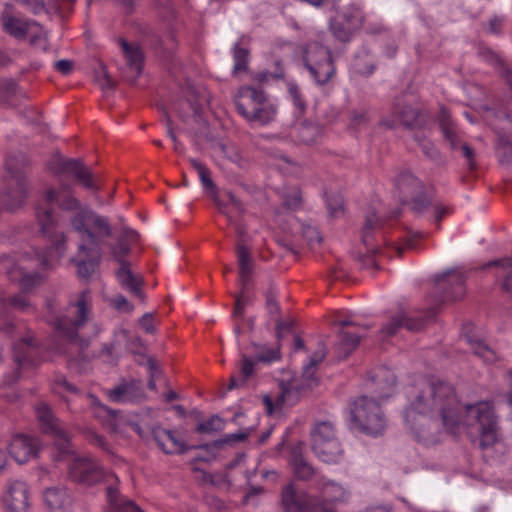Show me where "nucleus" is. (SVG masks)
<instances>
[{
    "instance_id": "1",
    "label": "nucleus",
    "mask_w": 512,
    "mask_h": 512,
    "mask_svg": "<svg viewBox=\"0 0 512 512\" xmlns=\"http://www.w3.org/2000/svg\"><path fill=\"white\" fill-rule=\"evenodd\" d=\"M404 419L415 438L426 446L437 444L444 432L455 433L460 425L476 428L480 446L497 441V417L487 401L461 406L454 386L442 379L418 380L408 389Z\"/></svg>"
},
{
    "instance_id": "2",
    "label": "nucleus",
    "mask_w": 512,
    "mask_h": 512,
    "mask_svg": "<svg viewBox=\"0 0 512 512\" xmlns=\"http://www.w3.org/2000/svg\"><path fill=\"white\" fill-rule=\"evenodd\" d=\"M73 229L80 238L77 274L82 279H88L95 273L102 258L101 238L111 237L112 228L106 217L85 210L73 219Z\"/></svg>"
},
{
    "instance_id": "3",
    "label": "nucleus",
    "mask_w": 512,
    "mask_h": 512,
    "mask_svg": "<svg viewBox=\"0 0 512 512\" xmlns=\"http://www.w3.org/2000/svg\"><path fill=\"white\" fill-rule=\"evenodd\" d=\"M47 309L50 315L47 316V321L53 325L57 336L67 343L69 346L66 348H59V351L64 354H72V349H75L83 360L86 359L82 355L84 350L88 348L90 341L86 337L79 335L82 329L89 321L92 309V298L88 290L79 293L75 300H70L66 313L62 316L54 315V303L47 302Z\"/></svg>"
},
{
    "instance_id": "4",
    "label": "nucleus",
    "mask_w": 512,
    "mask_h": 512,
    "mask_svg": "<svg viewBox=\"0 0 512 512\" xmlns=\"http://www.w3.org/2000/svg\"><path fill=\"white\" fill-rule=\"evenodd\" d=\"M350 420L353 428L369 435H381L386 428L385 415L377 401L366 395L358 397L352 403Z\"/></svg>"
},
{
    "instance_id": "5",
    "label": "nucleus",
    "mask_w": 512,
    "mask_h": 512,
    "mask_svg": "<svg viewBox=\"0 0 512 512\" xmlns=\"http://www.w3.org/2000/svg\"><path fill=\"white\" fill-rule=\"evenodd\" d=\"M305 67L317 85L327 84L336 72L331 50L317 41L303 48Z\"/></svg>"
},
{
    "instance_id": "6",
    "label": "nucleus",
    "mask_w": 512,
    "mask_h": 512,
    "mask_svg": "<svg viewBox=\"0 0 512 512\" xmlns=\"http://www.w3.org/2000/svg\"><path fill=\"white\" fill-rule=\"evenodd\" d=\"M27 259V255L21 257H17L16 254L0 256V272H5L11 281L18 282L21 290L25 293L41 286L46 279L43 273L26 272L30 268L24 265Z\"/></svg>"
},
{
    "instance_id": "7",
    "label": "nucleus",
    "mask_w": 512,
    "mask_h": 512,
    "mask_svg": "<svg viewBox=\"0 0 512 512\" xmlns=\"http://www.w3.org/2000/svg\"><path fill=\"white\" fill-rule=\"evenodd\" d=\"M396 193L402 204H409L416 214H422L430 204L422 182L408 171L399 174L395 182Z\"/></svg>"
},
{
    "instance_id": "8",
    "label": "nucleus",
    "mask_w": 512,
    "mask_h": 512,
    "mask_svg": "<svg viewBox=\"0 0 512 512\" xmlns=\"http://www.w3.org/2000/svg\"><path fill=\"white\" fill-rule=\"evenodd\" d=\"M35 414L40 423L42 431L55 439V446L58 450V459L62 460L73 453L70 439L64 430L62 423L54 415L50 406L45 402H39L35 406Z\"/></svg>"
},
{
    "instance_id": "9",
    "label": "nucleus",
    "mask_w": 512,
    "mask_h": 512,
    "mask_svg": "<svg viewBox=\"0 0 512 512\" xmlns=\"http://www.w3.org/2000/svg\"><path fill=\"white\" fill-rule=\"evenodd\" d=\"M16 162L15 158H8L5 162L7 188L2 195V202L10 211L20 208L27 196L26 179Z\"/></svg>"
},
{
    "instance_id": "10",
    "label": "nucleus",
    "mask_w": 512,
    "mask_h": 512,
    "mask_svg": "<svg viewBox=\"0 0 512 512\" xmlns=\"http://www.w3.org/2000/svg\"><path fill=\"white\" fill-rule=\"evenodd\" d=\"M335 324L340 326L335 350L338 358L345 359L357 348L360 339L366 335L368 326L351 319L339 320Z\"/></svg>"
},
{
    "instance_id": "11",
    "label": "nucleus",
    "mask_w": 512,
    "mask_h": 512,
    "mask_svg": "<svg viewBox=\"0 0 512 512\" xmlns=\"http://www.w3.org/2000/svg\"><path fill=\"white\" fill-rule=\"evenodd\" d=\"M68 475L73 482L86 487L98 484L104 477L100 465L87 457L74 458L68 465Z\"/></svg>"
},
{
    "instance_id": "12",
    "label": "nucleus",
    "mask_w": 512,
    "mask_h": 512,
    "mask_svg": "<svg viewBox=\"0 0 512 512\" xmlns=\"http://www.w3.org/2000/svg\"><path fill=\"white\" fill-rule=\"evenodd\" d=\"M5 512H30L31 493L26 482L9 480L2 496Z\"/></svg>"
},
{
    "instance_id": "13",
    "label": "nucleus",
    "mask_w": 512,
    "mask_h": 512,
    "mask_svg": "<svg viewBox=\"0 0 512 512\" xmlns=\"http://www.w3.org/2000/svg\"><path fill=\"white\" fill-rule=\"evenodd\" d=\"M439 126L445 140L449 143L452 150H460L462 156L466 159L467 166L470 170L476 168L475 152L467 144L462 142L456 125L450 119L449 112L442 108L439 115Z\"/></svg>"
},
{
    "instance_id": "14",
    "label": "nucleus",
    "mask_w": 512,
    "mask_h": 512,
    "mask_svg": "<svg viewBox=\"0 0 512 512\" xmlns=\"http://www.w3.org/2000/svg\"><path fill=\"white\" fill-rule=\"evenodd\" d=\"M362 24V15L354 7H347L330 22V30L339 41L347 42Z\"/></svg>"
},
{
    "instance_id": "15",
    "label": "nucleus",
    "mask_w": 512,
    "mask_h": 512,
    "mask_svg": "<svg viewBox=\"0 0 512 512\" xmlns=\"http://www.w3.org/2000/svg\"><path fill=\"white\" fill-rule=\"evenodd\" d=\"M435 315V308H429L427 311L422 312L417 316H411L405 312H400L393 316L390 322L381 329V333L384 336H392L402 326L409 331H419L424 327L425 322L433 319Z\"/></svg>"
},
{
    "instance_id": "16",
    "label": "nucleus",
    "mask_w": 512,
    "mask_h": 512,
    "mask_svg": "<svg viewBox=\"0 0 512 512\" xmlns=\"http://www.w3.org/2000/svg\"><path fill=\"white\" fill-rule=\"evenodd\" d=\"M437 290L445 300H459L465 295V275L459 269H451L435 277Z\"/></svg>"
},
{
    "instance_id": "17",
    "label": "nucleus",
    "mask_w": 512,
    "mask_h": 512,
    "mask_svg": "<svg viewBox=\"0 0 512 512\" xmlns=\"http://www.w3.org/2000/svg\"><path fill=\"white\" fill-rule=\"evenodd\" d=\"M42 497L49 512H72L74 509L73 493L65 485L47 487L43 490Z\"/></svg>"
},
{
    "instance_id": "18",
    "label": "nucleus",
    "mask_w": 512,
    "mask_h": 512,
    "mask_svg": "<svg viewBox=\"0 0 512 512\" xmlns=\"http://www.w3.org/2000/svg\"><path fill=\"white\" fill-rule=\"evenodd\" d=\"M45 198L48 203L57 202L62 210L75 212L70 218L72 227L73 219L83 211L88 210L94 212L90 208L82 206L81 202L72 194V188L68 184H61L58 190H47Z\"/></svg>"
},
{
    "instance_id": "19",
    "label": "nucleus",
    "mask_w": 512,
    "mask_h": 512,
    "mask_svg": "<svg viewBox=\"0 0 512 512\" xmlns=\"http://www.w3.org/2000/svg\"><path fill=\"white\" fill-rule=\"evenodd\" d=\"M38 441L24 434L13 436L8 451L11 457L19 464H24L35 458L38 453Z\"/></svg>"
},
{
    "instance_id": "20",
    "label": "nucleus",
    "mask_w": 512,
    "mask_h": 512,
    "mask_svg": "<svg viewBox=\"0 0 512 512\" xmlns=\"http://www.w3.org/2000/svg\"><path fill=\"white\" fill-rule=\"evenodd\" d=\"M266 93L262 89L253 86H242L234 99L237 112L245 119L253 113L263 100Z\"/></svg>"
},
{
    "instance_id": "21",
    "label": "nucleus",
    "mask_w": 512,
    "mask_h": 512,
    "mask_svg": "<svg viewBox=\"0 0 512 512\" xmlns=\"http://www.w3.org/2000/svg\"><path fill=\"white\" fill-rule=\"evenodd\" d=\"M36 217L43 234L53 238V244L58 256L61 257L66 249V237L63 233H54L55 217L50 208L38 206Z\"/></svg>"
},
{
    "instance_id": "22",
    "label": "nucleus",
    "mask_w": 512,
    "mask_h": 512,
    "mask_svg": "<svg viewBox=\"0 0 512 512\" xmlns=\"http://www.w3.org/2000/svg\"><path fill=\"white\" fill-rule=\"evenodd\" d=\"M108 396L111 401L116 403H134L145 399V391L141 381L130 380L109 390Z\"/></svg>"
},
{
    "instance_id": "23",
    "label": "nucleus",
    "mask_w": 512,
    "mask_h": 512,
    "mask_svg": "<svg viewBox=\"0 0 512 512\" xmlns=\"http://www.w3.org/2000/svg\"><path fill=\"white\" fill-rule=\"evenodd\" d=\"M379 225V219L376 213L372 211L366 215L365 223L362 229L363 243L367 247L368 251L372 253V255L363 256L361 258V264L363 268L372 269L375 271L379 269V265L374 256L378 253L379 249L371 244L370 234L375 228L379 227Z\"/></svg>"
},
{
    "instance_id": "24",
    "label": "nucleus",
    "mask_w": 512,
    "mask_h": 512,
    "mask_svg": "<svg viewBox=\"0 0 512 512\" xmlns=\"http://www.w3.org/2000/svg\"><path fill=\"white\" fill-rule=\"evenodd\" d=\"M282 505L285 512H308L313 509L309 496L304 491L297 490L292 483L283 488Z\"/></svg>"
},
{
    "instance_id": "25",
    "label": "nucleus",
    "mask_w": 512,
    "mask_h": 512,
    "mask_svg": "<svg viewBox=\"0 0 512 512\" xmlns=\"http://www.w3.org/2000/svg\"><path fill=\"white\" fill-rule=\"evenodd\" d=\"M151 434L158 447L166 454H182L187 450L184 442L171 430L155 426L151 429Z\"/></svg>"
},
{
    "instance_id": "26",
    "label": "nucleus",
    "mask_w": 512,
    "mask_h": 512,
    "mask_svg": "<svg viewBox=\"0 0 512 512\" xmlns=\"http://www.w3.org/2000/svg\"><path fill=\"white\" fill-rule=\"evenodd\" d=\"M305 444L298 442L290 448L289 463L292 466L295 476L300 480H308L314 474L315 470L304 457Z\"/></svg>"
},
{
    "instance_id": "27",
    "label": "nucleus",
    "mask_w": 512,
    "mask_h": 512,
    "mask_svg": "<svg viewBox=\"0 0 512 512\" xmlns=\"http://www.w3.org/2000/svg\"><path fill=\"white\" fill-rule=\"evenodd\" d=\"M130 265L122 264L115 275L120 286L131 293L133 296L140 299L144 298L142 292V278L138 274H134L130 268Z\"/></svg>"
},
{
    "instance_id": "28",
    "label": "nucleus",
    "mask_w": 512,
    "mask_h": 512,
    "mask_svg": "<svg viewBox=\"0 0 512 512\" xmlns=\"http://www.w3.org/2000/svg\"><path fill=\"white\" fill-rule=\"evenodd\" d=\"M312 451L320 461L326 464H339L344 460V449L339 440L325 444L318 441Z\"/></svg>"
},
{
    "instance_id": "29",
    "label": "nucleus",
    "mask_w": 512,
    "mask_h": 512,
    "mask_svg": "<svg viewBox=\"0 0 512 512\" xmlns=\"http://www.w3.org/2000/svg\"><path fill=\"white\" fill-rule=\"evenodd\" d=\"M246 121L252 125L266 126L276 119L278 107L267 94Z\"/></svg>"
},
{
    "instance_id": "30",
    "label": "nucleus",
    "mask_w": 512,
    "mask_h": 512,
    "mask_svg": "<svg viewBox=\"0 0 512 512\" xmlns=\"http://www.w3.org/2000/svg\"><path fill=\"white\" fill-rule=\"evenodd\" d=\"M119 44L126 58L128 68L134 73L133 78L136 79L142 72L143 52L138 44H130L121 38Z\"/></svg>"
},
{
    "instance_id": "31",
    "label": "nucleus",
    "mask_w": 512,
    "mask_h": 512,
    "mask_svg": "<svg viewBox=\"0 0 512 512\" xmlns=\"http://www.w3.org/2000/svg\"><path fill=\"white\" fill-rule=\"evenodd\" d=\"M106 498L116 512H143L132 500L121 495L118 488L113 485L107 487Z\"/></svg>"
},
{
    "instance_id": "32",
    "label": "nucleus",
    "mask_w": 512,
    "mask_h": 512,
    "mask_svg": "<svg viewBox=\"0 0 512 512\" xmlns=\"http://www.w3.org/2000/svg\"><path fill=\"white\" fill-rule=\"evenodd\" d=\"M471 328V324L464 327L461 334L462 338L471 346V349L476 356L481 358L484 362H494L496 359L495 352L485 343H483L480 339L476 338L475 336H472L468 331Z\"/></svg>"
},
{
    "instance_id": "33",
    "label": "nucleus",
    "mask_w": 512,
    "mask_h": 512,
    "mask_svg": "<svg viewBox=\"0 0 512 512\" xmlns=\"http://www.w3.org/2000/svg\"><path fill=\"white\" fill-rule=\"evenodd\" d=\"M372 381L377 386L375 393L378 399L388 398L396 385L395 375L385 368L379 369Z\"/></svg>"
},
{
    "instance_id": "34",
    "label": "nucleus",
    "mask_w": 512,
    "mask_h": 512,
    "mask_svg": "<svg viewBox=\"0 0 512 512\" xmlns=\"http://www.w3.org/2000/svg\"><path fill=\"white\" fill-rule=\"evenodd\" d=\"M256 363L257 362L253 357H249L248 355L242 353L240 355V375L239 377L234 375L231 376L228 390L245 386L247 380L254 374V367Z\"/></svg>"
},
{
    "instance_id": "35",
    "label": "nucleus",
    "mask_w": 512,
    "mask_h": 512,
    "mask_svg": "<svg viewBox=\"0 0 512 512\" xmlns=\"http://www.w3.org/2000/svg\"><path fill=\"white\" fill-rule=\"evenodd\" d=\"M327 351L323 343H319L318 349L309 357L308 362L303 367V378L309 387L317 384L316 371L318 365L326 357Z\"/></svg>"
},
{
    "instance_id": "36",
    "label": "nucleus",
    "mask_w": 512,
    "mask_h": 512,
    "mask_svg": "<svg viewBox=\"0 0 512 512\" xmlns=\"http://www.w3.org/2000/svg\"><path fill=\"white\" fill-rule=\"evenodd\" d=\"M495 267V276L497 279H502L501 287L504 291L510 292L512 290V285L510 280L512 279V258H503L499 260H494L487 263L484 268Z\"/></svg>"
},
{
    "instance_id": "37",
    "label": "nucleus",
    "mask_w": 512,
    "mask_h": 512,
    "mask_svg": "<svg viewBox=\"0 0 512 512\" xmlns=\"http://www.w3.org/2000/svg\"><path fill=\"white\" fill-rule=\"evenodd\" d=\"M253 358L257 363L270 364L281 358L280 345L270 346L268 344L251 343Z\"/></svg>"
},
{
    "instance_id": "38",
    "label": "nucleus",
    "mask_w": 512,
    "mask_h": 512,
    "mask_svg": "<svg viewBox=\"0 0 512 512\" xmlns=\"http://www.w3.org/2000/svg\"><path fill=\"white\" fill-rule=\"evenodd\" d=\"M376 61L370 49L363 46L354 57L353 69L356 73L370 76L375 70Z\"/></svg>"
},
{
    "instance_id": "39",
    "label": "nucleus",
    "mask_w": 512,
    "mask_h": 512,
    "mask_svg": "<svg viewBox=\"0 0 512 512\" xmlns=\"http://www.w3.org/2000/svg\"><path fill=\"white\" fill-rule=\"evenodd\" d=\"M310 434L312 440V448L316 447L318 441L325 444L339 440L338 437L336 436L334 425L330 421H322L316 423L312 428Z\"/></svg>"
},
{
    "instance_id": "40",
    "label": "nucleus",
    "mask_w": 512,
    "mask_h": 512,
    "mask_svg": "<svg viewBox=\"0 0 512 512\" xmlns=\"http://www.w3.org/2000/svg\"><path fill=\"white\" fill-rule=\"evenodd\" d=\"M71 173L76 180L85 188L92 191H97L99 186L97 181L89 168H87L80 159H76Z\"/></svg>"
},
{
    "instance_id": "41",
    "label": "nucleus",
    "mask_w": 512,
    "mask_h": 512,
    "mask_svg": "<svg viewBox=\"0 0 512 512\" xmlns=\"http://www.w3.org/2000/svg\"><path fill=\"white\" fill-rule=\"evenodd\" d=\"M296 133L297 141L304 145L316 144L322 137L320 126L309 122H303L297 126Z\"/></svg>"
},
{
    "instance_id": "42",
    "label": "nucleus",
    "mask_w": 512,
    "mask_h": 512,
    "mask_svg": "<svg viewBox=\"0 0 512 512\" xmlns=\"http://www.w3.org/2000/svg\"><path fill=\"white\" fill-rule=\"evenodd\" d=\"M35 345L33 337L28 335L22 338L18 343L14 344V359L19 366H25L32 364L30 360V353L34 349Z\"/></svg>"
},
{
    "instance_id": "43",
    "label": "nucleus",
    "mask_w": 512,
    "mask_h": 512,
    "mask_svg": "<svg viewBox=\"0 0 512 512\" xmlns=\"http://www.w3.org/2000/svg\"><path fill=\"white\" fill-rule=\"evenodd\" d=\"M4 30L15 38H24L28 31L26 22L12 16L3 18Z\"/></svg>"
},
{
    "instance_id": "44",
    "label": "nucleus",
    "mask_w": 512,
    "mask_h": 512,
    "mask_svg": "<svg viewBox=\"0 0 512 512\" xmlns=\"http://www.w3.org/2000/svg\"><path fill=\"white\" fill-rule=\"evenodd\" d=\"M241 41L236 42L232 48L233 53V60H234V66H233V73H239L244 72L248 68V57H249V51L247 48L241 47Z\"/></svg>"
},
{
    "instance_id": "45",
    "label": "nucleus",
    "mask_w": 512,
    "mask_h": 512,
    "mask_svg": "<svg viewBox=\"0 0 512 512\" xmlns=\"http://www.w3.org/2000/svg\"><path fill=\"white\" fill-rule=\"evenodd\" d=\"M114 337L119 344L124 342L126 349L134 354L138 353L139 348L142 346V342L139 337H131L130 332L122 327L115 331Z\"/></svg>"
},
{
    "instance_id": "46",
    "label": "nucleus",
    "mask_w": 512,
    "mask_h": 512,
    "mask_svg": "<svg viewBox=\"0 0 512 512\" xmlns=\"http://www.w3.org/2000/svg\"><path fill=\"white\" fill-rule=\"evenodd\" d=\"M75 161L76 159H66L57 155L49 161L48 168L56 175L70 174L73 167L71 163H75Z\"/></svg>"
},
{
    "instance_id": "47",
    "label": "nucleus",
    "mask_w": 512,
    "mask_h": 512,
    "mask_svg": "<svg viewBox=\"0 0 512 512\" xmlns=\"http://www.w3.org/2000/svg\"><path fill=\"white\" fill-rule=\"evenodd\" d=\"M478 54L484 61L494 66L499 73L507 67L501 56L489 47H480Z\"/></svg>"
},
{
    "instance_id": "48",
    "label": "nucleus",
    "mask_w": 512,
    "mask_h": 512,
    "mask_svg": "<svg viewBox=\"0 0 512 512\" xmlns=\"http://www.w3.org/2000/svg\"><path fill=\"white\" fill-rule=\"evenodd\" d=\"M401 124L412 128L417 124L419 112L412 106L406 105L396 111Z\"/></svg>"
},
{
    "instance_id": "49",
    "label": "nucleus",
    "mask_w": 512,
    "mask_h": 512,
    "mask_svg": "<svg viewBox=\"0 0 512 512\" xmlns=\"http://www.w3.org/2000/svg\"><path fill=\"white\" fill-rule=\"evenodd\" d=\"M236 254L238 258L239 271H253V260L248 247L243 243H238L236 247Z\"/></svg>"
},
{
    "instance_id": "50",
    "label": "nucleus",
    "mask_w": 512,
    "mask_h": 512,
    "mask_svg": "<svg viewBox=\"0 0 512 512\" xmlns=\"http://www.w3.org/2000/svg\"><path fill=\"white\" fill-rule=\"evenodd\" d=\"M189 161L191 166L197 171L203 187L207 189H215V184L210 177L209 169L197 159L191 158Z\"/></svg>"
},
{
    "instance_id": "51",
    "label": "nucleus",
    "mask_w": 512,
    "mask_h": 512,
    "mask_svg": "<svg viewBox=\"0 0 512 512\" xmlns=\"http://www.w3.org/2000/svg\"><path fill=\"white\" fill-rule=\"evenodd\" d=\"M52 389L56 394L64 396L65 394H77L78 389L75 385L68 382L65 376L56 375L53 380Z\"/></svg>"
},
{
    "instance_id": "52",
    "label": "nucleus",
    "mask_w": 512,
    "mask_h": 512,
    "mask_svg": "<svg viewBox=\"0 0 512 512\" xmlns=\"http://www.w3.org/2000/svg\"><path fill=\"white\" fill-rule=\"evenodd\" d=\"M0 301L3 305H10L14 309L22 312H28L30 310H33L28 299L20 294L8 298L2 297Z\"/></svg>"
},
{
    "instance_id": "53",
    "label": "nucleus",
    "mask_w": 512,
    "mask_h": 512,
    "mask_svg": "<svg viewBox=\"0 0 512 512\" xmlns=\"http://www.w3.org/2000/svg\"><path fill=\"white\" fill-rule=\"evenodd\" d=\"M223 421L218 415L211 416L207 421L201 422L196 426V432L212 433L223 429Z\"/></svg>"
},
{
    "instance_id": "54",
    "label": "nucleus",
    "mask_w": 512,
    "mask_h": 512,
    "mask_svg": "<svg viewBox=\"0 0 512 512\" xmlns=\"http://www.w3.org/2000/svg\"><path fill=\"white\" fill-rule=\"evenodd\" d=\"M283 205L289 210H297L302 204L301 191L293 188L282 196Z\"/></svg>"
},
{
    "instance_id": "55",
    "label": "nucleus",
    "mask_w": 512,
    "mask_h": 512,
    "mask_svg": "<svg viewBox=\"0 0 512 512\" xmlns=\"http://www.w3.org/2000/svg\"><path fill=\"white\" fill-rule=\"evenodd\" d=\"M130 252L129 244L126 241L118 240L117 244L111 247V253L116 262L122 266V264L130 265V262L125 260V256Z\"/></svg>"
},
{
    "instance_id": "56",
    "label": "nucleus",
    "mask_w": 512,
    "mask_h": 512,
    "mask_svg": "<svg viewBox=\"0 0 512 512\" xmlns=\"http://www.w3.org/2000/svg\"><path fill=\"white\" fill-rule=\"evenodd\" d=\"M496 149L499 154V157H501V161L503 159L510 160L512 157V143L511 141L504 135H499Z\"/></svg>"
},
{
    "instance_id": "57",
    "label": "nucleus",
    "mask_w": 512,
    "mask_h": 512,
    "mask_svg": "<svg viewBox=\"0 0 512 512\" xmlns=\"http://www.w3.org/2000/svg\"><path fill=\"white\" fill-rule=\"evenodd\" d=\"M117 345H119V342L114 338V341L111 344H103L101 350L94 355V357L103 358V360L108 363L115 361L116 358L114 357L113 351Z\"/></svg>"
},
{
    "instance_id": "58",
    "label": "nucleus",
    "mask_w": 512,
    "mask_h": 512,
    "mask_svg": "<svg viewBox=\"0 0 512 512\" xmlns=\"http://www.w3.org/2000/svg\"><path fill=\"white\" fill-rule=\"evenodd\" d=\"M16 3L24 6L34 14H40L46 10L44 0H14Z\"/></svg>"
},
{
    "instance_id": "59",
    "label": "nucleus",
    "mask_w": 512,
    "mask_h": 512,
    "mask_svg": "<svg viewBox=\"0 0 512 512\" xmlns=\"http://www.w3.org/2000/svg\"><path fill=\"white\" fill-rule=\"evenodd\" d=\"M327 208L331 216H337L343 209V199L340 195H332L327 197Z\"/></svg>"
},
{
    "instance_id": "60",
    "label": "nucleus",
    "mask_w": 512,
    "mask_h": 512,
    "mask_svg": "<svg viewBox=\"0 0 512 512\" xmlns=\"http://www.w3.org/2000/svg\"><path fill=\"white\" fill-rule=\"evenodd\" d=\"M265 297H266V308H267L268 312L272 315L278 314L280 311V307L276 300L275 289L273 287H270L267 290Z\"/></svg>"
},
{
    "instance_id": "61",
    "label": "nucleus",
    "mask_w": 512,
    "mask_h": 512,
    "mask_svg": "<svg viewBox=\"0 0 512 512\" xmlns=\"http://www.w3.org/2000/svg\"><path fill=\"white\" fill-rule=\"evenodd\" d=\"M166 125H167V135L169 136V138L173 142L174 151L176 153L180 154V155L184 154L185 147L182 144V142H180L179 139L177 138V136H176V134H175V132L173 130V127H172V124H171V120H170L169 117H167Z\"/></svg>"
},
{
    "instance_id": "62",
    "label": "nucleus",
    "mask_w": 512,
    "mask_h": 512,
    "mask_svg": "<svg viewBox=\"0 0 512 512\" xmlns=\"http://www.w3.org/2000/svg\"><path fill=\"white\" fill-rule=\"evenodd\" d=\"M18 89L17 83L12 79H5L0 82V92L10 97L16 94Z\"/></svg>"
},
{
    "instance_id": "63",
    "label": "nucleus",
    "mask_w": 512,
    "mask_h": 512,
    "mask_svg": "<svg viewBox=\"0 0 512 512\" xmlns=\"http://www.w3.org/2000/svg\"><path fill=\"white\" fill-rule=\"evenodd\" d=\"M421 149L422 152L430 159L432 160H439L440 159V152L438 149L434 146L433 143L429 141H424L421 143Z\"/></svg>"
},
{
    "instance_id": "64",
    "label": "nucleus",
    "mask_w": 512,
    "mask_h": 512,
    "mask_svg": "<svg viewBox=\"0 0 512 512\" xmlns=\"http://www.w3.org/2000/svg\"><path fill=\"white\" fill-rule=\"evenodd\" d=\"M113 306L122 312H131L133 310V305L123 295H118L113 299Z\"/></svg>"
}]
</instances>
